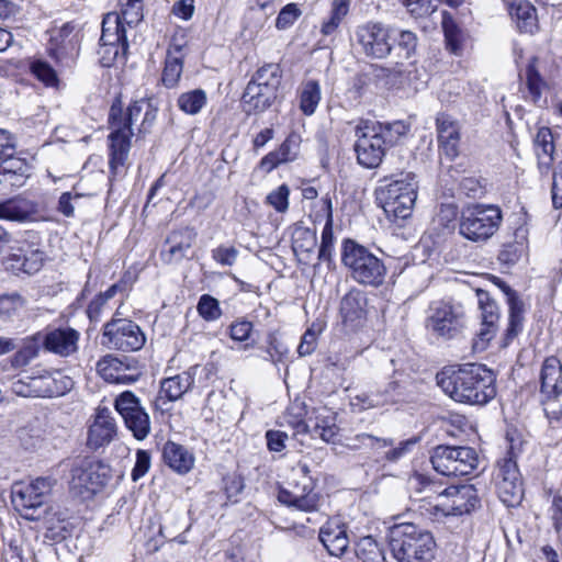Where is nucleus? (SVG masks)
<instances>
[{"instance_id": "54", "label": "nucleus", "mask_w": 562, "mask_h": 562, "mask_svg": "<svg viewBox=\"0 0 562 562\" xmlns=\"http://www.w3.org/2000/svg\"><path fill=\"white\" fill-rule=\"evenodd\" d=\"M300 136L290 134L285 140L276 149L283 164L294 160L299 154Z\"/></svg>"}, {"instance_id": "6", "label": "nucleus", "mask_w": 562, "mask_h": 562, "mask_svg": "<svg viewBox=\"0 0 562 562\" xmlns=\"http://www.w3.org/2000/svg\"><path fill=\"white\" fill-rule=\"evenodd\" d=\"M341 262L352 280L359 284L378 288L384 282L386 267L383 261L355 240H344Z\"/></svg>"}, {"instance_id": "10", "label": "nucleus", "mask_w": 562, "mask_h": 562, "mask_svg": "<svg viewBox=\"0 0 562 562\" xmlns=\"http://www.w3.org/2000/svg\"><path fill=\"white\" fill-rule=\"evenodd\" d=\"M72 387L74 381L60 372L27 375L12 384L13 393L22 397H55L66 394Z\"/></svg>"}, {"instance_id": "27", "label": "nucleus", "mask_w": 562, "mask_h": 562, "mask_svg": "<svg viewBox=\"0 0 562 562\" xmlns=\"http://www.w3.org/2000/svg\"><path fill=\"white\" fill-rule=\"evenodd\" d=\"M116 426L114 418L108 408H99L92 425L89 428L88 445L92 449H98L109 445L114 435Z\"/></svg>"}, {"instance_id": "39", "label": "nucleus", "mask_w": 562, "mask_h": 562, "mask_svg": "<svg viewBox=\"0 0 562 562\" xmlns=\"http://www.w3.org/2000/svg\"><path fill=\"white\" fill-rule=\"evenodd\" d=\"M505 291L508 295V305H509V315H508V326L506 329V340H513L518 334L522 330V322H524V308L521 301L516 296L515 292L512 291L508 286L505 288Z\"/></svg>"}, {"instance_id": "29", "label": "nucleus", "mask_w": 562, "mask_h": 562, "mask_svg": "<svg viewBox=\"0 0 562 562\" xmlns=\"http://www.w3.org/2000/svg\"><path fill=\"white\" fill-rule=\"evenodd\" d=\"M319 540L334 557H341L349 548L346 526L338 520H329L321 528Z\"/></svg>"}, {"instance_id": "36", "label": "nucleus", "mask_w": 562, "mask_h": 562, "mask_svg": "<svg viewBox=\"0 0 562 562\" xmlns=\"http://www.w3.org/2000/svg\"><path fill=\"white\" fill-rule=\"evenodd\" d=\"M306 408L304 403L294 402L286 411L278 418L277 424L280 427H290L293 429V435H307L310 426L305 422Z\"/></svg>"}, {"instance_id": "23", "label": "nucleus", "mask_w": 562, "mask_h": 562, "mask_svg": "<svg viewBox=\"0 0 562 562\" xmlns=\"http://www.w3.org/2000/svg\"><path fill=\"white\" fill-rule=\"evenodd\" d=\"M195 368H190L177 375L164 379L160 383L159 395L155 401V407L164 411L165 400L175 402L180 400L194 384Z\"/></svg>"}, {"instance_id": "63", "label": "nucleus", "mask_w": 562, "mask_h": 562, "mask_svg": "<svg viewBox=\"0 0 562 562\" xmlns=\"http://www.w3.org/2000/svg\"><path fill=\"white\" fill-rule=\"evenodd\" d=\"M150 468V454L146 450H137L136 462L132 470L131 477L134 482L142 479Z\"/></svg>"}, {"instance_id": "14", "label": "nucleus", "mask_w": 562, "mask_h": 562, "mask_svg": "<svg viewBox=\"0 0 562 562\" xmlns=\"http://www.w3.org/2000/svg\"><path fill=\"white\" fill-rule=\"evenodd\" d=\"M54 484L55 480L50 477H37L30 483H14L11 488L12 504L22 516L33 519L29 510L44 505Z\"/></svg>"}, {"instance_id": "13", "label": "nucleus", "mask_w": 562, "mask_h": 562, "mask_svg": "<svg viewBox=\"0 0 562 562\" xmlns=\"http://www.w3.org/2000/svg\"><path fill=\"white\" fill-rule=\"evenodd\" d=\"M146 341L140 327L126 318H112L103 327L102 346L124 352L139 350Z\"/></svg>"}, {"instance_id": "38", "label": "nucleus", "mask_w": 562, "mask_h": 562, "mask_svg": "<svg viewBox=\"0 0 562 562\" xmlns=\"http://www.w3.org/2000/svg\"><path fill=\"white\" fill-rule=\"evenodd\" d=\"M33 205L24 199H12L0 203V220L25 222L33 214Z\"/></svg>"}, {"instance_id": "41", "label": "nucleus", "mask_w": 562, "mask_h": 562, "mask_svg": "<svg viewBox=\"0 0 562 562\" xmlns=\"http://www.w3.org/2000/svg\"><path fill=\"white\" fill-rule=\"evenodd\" d=\"M316 247V234L314 231L305 227H295L292 233V248L297 256H304L307 259Z\"/></svg>"}, {"instance_id": "21", "label": "nucleus", "mask_w": 562, "mask_h": 562, "mask_svg": "<svg viewBox=\"0 0 562 562\" xmlns=\"http://www.w3.org/2000/svg\"><path fill=\"white\" fill-rule=\"evenodd\" d=\"M368 315L367 294L359 289L349 290L340 300L339 316L346 333L360 328Z\"/></svg>"}, {"instance_id": "52", "label": "nucleus", "mask_w": 562, "mask_h": 562, "mask_svg": "<svg viewBox=\"0 0 562 562\" xmlns=\"http://www.w3.org/2000/svg\"><path fill=\"white\" fill-rule=\"evenodd\" d=\"M386 401L387 400L381 396L380 392L374 391L356 395L351 400V406L358 408L359 411H366L382 407L385 405Z\"/></svg>"}, {"instance_id": "18", "label": "nucleus", "mask_w": 562, "mask_h": 562, "mask_svg": "<svg viewBox=\"0 0 562 562\" xmlns=\"http://www.w3.org/2000/svg\"><path fill=\"white\" fill-rule=\"evenodd\" d=\"M395 29L381 23H368L357 29L356 37L363 53L372 58H384L392 49Z\"/></svg>"}, {"instance_id": "61", "label": "nucleus", "mask_w": 562, "mask_h": 562, "mask_svg": "<svg viewBox=\"0 0 562 562\" xmlns=\"http://www.w3.org/2000/svg\"><path fill=\"white\" fill-rule=\"evenodd\" d=\"M526 75V85L529 92V98L531 99L532 102L537 103L541 97L543 81L538 71L532 66H529L527 68Z\"/></svg>"}, {"instance_id": "46", "label": "nucleus", "mask_w": 562, "mask_h": 562, "mask_svg": "<svg viewBox=\"0 0 562 562\" xmlns=\"http://www.w3.org/2000/svg\"><path fill=\"white\" fill-rule=\"evenodd\" d=\"M196 312L205 322H216L223 314L218 300L210 294L200 296Z\"/></svg>"}, {"instance_id": "11", "label": "nucleus", "mask_w": 562, "mask_h": 562, "mask_svg": "<svg viewBox=\"0 0 562 562\" xmlns=\"http://www.w3.org/2000/svg\"><path fill=\"white\" fill-rule=\"evenodd\" d=\"M47 52L60 70L72 69L80 52V34L76 25L67 22L53 29Z\"/></svg>"}, {"instance_id": "44", "label": "nucleus", "mask_w": 562, "mask_h": 562, "mask_svg": "<svg viewBox=\"0 0 562 562\" xmlns=\"http://www.w3.org/2000/svg\"><path fill=\"white\" fill-rule=\"evenodd\" d=\"M0 164H2L0 166V173H2L4 178L3 181L15 178V180L12 181V184H15L20 179L27 177L29 166L20 158H13L12 155L5 156ZM1 182L2 180H0V183Z\"/></svg>"}, {"instance_id": "8", "label": "nucleus", "mask_w": 562, "mask_h": 562, "mask_svg": "<svg viewBox=\"0 0 562 562\" xmlns=\"http://www.w3.org/2000/svg\"><path fill=\"white\" fill-rule=\"evenodd\" d=\"M502 218V212L498 206H469L461 213L459 231L469 240L485 241L497 232Z\"/></svg>"}, {"instance_id": "35", "label": "nucleus", "mask_w": 562, "mask_h": 562, "mask_svg": "<svg viewBox=\"0 0 562 562\" xmlns=\"http://www.w3.org/2000/svg\"><path fill=\"white\" fill-rule=\"evenodd\" d=\"M533 144L538 158V167L541 172H547L553 162L554 154V144L551 130L548 127H540L535 136Z\"/></svg>"}, {"instance_id": "59", "label": "nucleus", "mask_w": 562, "mask_h": 562, "mask_svg": "<svg viewBox=\"0 0 562 562\" xmlns=\"http://www.w3.org/2000/svg\"><path fill=\"white\" fill-rule=\"evenodd\" d=\"M238 250L234 246L221 245L212 250V258L221 266H233L238 257Z\"/></svg>"}, {"instance_id": "26", "label": "nucleus", "mask_w": 562, "mask_h": 562, "mask_svg": "<svg viewBox=\"0 0 562 562\" xmlns=\"http://www.w3.org/2000/svg\"><path fill=\"white\" fill-rule=\"evenodd\" d=\"M79 337L80 334L74 328H54L46 333L44 346L50 352L68 357L77 351Z\"/></svg>"}, {"instance_id": "17", "label": "nucleus", "mask_w": 562, "mask_h": 562, "mask_svg": "<svg viewBox=\"0 0 562 562\" xmlns=\"http://www.w3.org/2000/svg\"><path fill=\"white\" fill-rule=\"evenodd\" d=\"M117 16L106 14L102 21L100 45L97 52L99 61L103 67H110L119 59L125 58L127 52L126 33L120 31Z\"/></svg>"}, {"instance_id": "62", "label": "nucleus", "mask_w": 562, "mask_h": 562, "mask_svg": "<svg viewBox=\"0 0 562 562\" xmlns=\"http://www.w3.org/2000/svg\"><path fill=\"white\" fill-rule=\"evenodd\" d=\"M392 41H397L398 47L405 50V57L408 58L411 54L415 50L417 45L416 35L406 30H395L394 37Z\"/></svg>"}, {"instance_id": "2", "label": "nucleus", "mask_w": 562, "mask_h": 562, "mask_svg": "<svg viewBox=\"0 0 562 562\" xmlns=\"http://www.w3.org/2000/svg\"><path fill=\"white\" fill-rule=\"evenodd\" d=\"M146 109L143 125L155 120V112L148 101L142 99L133 102L123 114L120 106L113 104L110 110L109 122L113 128L109 135L110 140V169L112 176H120L123 172L133 136L132 125L138 120Z\"/></svg>"}, {"instance_id": "53", "label": "nucleus", "mask_w": 562, "mask_h": 562, "mask_svg": "<svg viewBox=\"0 0 562 562\" xmlns=\"http://www.w3.org/2000/svg\"><path fill=\"white\" fill-rule=\"evenodd\" d=\"M115 409L122 418L134 411L142 408L140 402L136 395L131 391L122 392L114 402Z\"/></svg>"}, {"instance_id": "34", "label": "nucleus", "mask_w": 562, "mask_h": 562, "mask_svg": "<svg viewBox=\"0 0 562 562\" xmlns=\"http://www.w3.org/2000/svg\"><path fill=\"white\" fill-rule=\"evenodd\" d=\"M322 100V89L317 80H304L297 88L299 109L306 115H313Z\"/></svg>"}, {"instance_id": "7", "label": "nucleus", "mask_w": 562, "mask_h": 562, "mask_svg": "<svg viewBox=\"0 0 562 562\" xmlns=\"http://www.w3.org/2000/svg\"><path fill=\"white\" fill-rule=\"evenodd\" d=\"M417 198V183L412 172L402 173L400 178L376 191V200L391 221L406 220L411 216Z\"/></svg>"}, {"instance_id": "25", "label": "nucleus", "mask_w": 562, "mask_h": 562, "mask_svg": "<svg viewBox=\"0 0 562 562\" xmlns=\"http://www.w3.org/2000/svg\"><path fill=\"white\" fill-rule=\"evenodd\" d=\"M195 235V232L189 227L172 231L166 239L165 248L161 250L162 260L167 263L181 261L192 247Z\"/></svg>"}, {"instance_id": "4", "label": "nucleus", "mask_w": 562, "mask_h": 562, "mask_svg": "<svg viewBox=\"0 0 562 562\" xmlns=\"http://www.w3.org/2000/svg\"><path fill=\"white\" fill-rule=\"evenodd\" d=\"M389 546L396 562H431L435 558L434 536L414 524L401 522L392 526Z\"/></svg>"}, {"instance_id": "24", "label": "nucleus", "mask_w": 562, "mask_h": 562, "mask_svg": "<svg viewBox=\"0 0 562 562\" xmlns=\"http://www.w3.org/2000/svg\"><path fill=\"white\" fill-rule=\"evenodd\" d=\"M539 380L540 394L546 401L562 395V363L557 357H548L542 362Z\"/></svg>"}, {"instance_id": "60", "label": "nucleus", "mask_w": 562, "mask_h": 562, "mask_svg": "<svg viewBox=\"0 0 562 562\" xmlns=\"http://www.w3.org/2000/svg\"><path fill=\"white\" fill-rule=\"evenodd\" d=\"M407 10L416 18H423L436 11V0H404Z\"/></svg>"}, {"instance_id": "16", "label": "nucleus", "mask_w": 562, "mask_h": 562, "mask_svg": "<svg viewBox=\"0 0 562 562\" xmlns=\"http://www.w3.org/2000/svg\"><path fill=\"white\" fill-rule=\"evenodd\" d=\"M480 505L476 490L472 485L449 486L434 499V509L443 516L468 514Z\"/></svg>"}, {"instance_id": "37", "label": "nucleus", "mask_w": 562, "mask_h": 562, "mask_svg": "<svg viewBox=\"0 0 562 562\" xmlns=\"http://www.w3.org/2000/svg\"><path fill=\"white\" fill-rule=\"evenodd\" d=\"M121 12H110L117 16L120 31L126 33L127 27H135L143 20L142 0H119Z\"/></svg>"}, {"instance_id": "49", "label": "nucleus", "mask_w": 562, "mask_h": 562, "mask_svg": "<svg viewBox=\"0 0 562 562\" xmlns=\"http://www.w3.org/2000/svg\"><path fill=\"white\" fill-rule=\"evenodd\" d=\"M21 248H22V251L24 252V256L22 258L23 259L22 266H24V273L32 274V273L40 271V269L42 268L43 262H44V252L37 248L36 249L33 248L29 244L21 246Z\"/></svg>"}, {"instance_id": "58", "label": "nucleus", "mask_w": 562, "mask_h": 562, "mask_svg": "<svg viewBox=\"0 0 562 562\" xmlns=\"http://www.w3.org/2000/svg\"><path fill=\"white\" fill-rule=\"evenodd\" d=\"M289 187L281 184L267 195V203L278 212H285L289 207Z\"/></svg>"}, {"instance_id": "33", "label": "nucleus", "mask_w": 562, "mask_h": 562, "mask_svg": "<svg viewBox=\"0 0 562 562\" xmlns=\"http://www.w3.org/2000/svg\"><path fill=\"white\" fill-rule=\"evenodd\" d=\"M508 7L509 14L516 21L517 29L521 33L532 34L537 30L536 8L528 1H519L515 3L513 0L505 2Z\"/></svg>"}, {"instance_id": "31", "label": "nucleus", "mask_w": 562, "mask_h": 562, "mask_svg": "<svg viewBox=\"0 0 562 562\" xmlns=\"http://www.w3.org/2000/svg\"><path fill=\"white\" fill-rule=\"evenodd\" d=\"M314 426L310 427V435L318 437L327 443H335L339 432V427L336 420V414L330 409L323 407L313 409Z\"/></svg>"}, {"instance_id": "50", "label": "nucleus", "mask_w": 562, "mask_h": 562, "mask_svg": "<svg viewBox=\"0 0 562 562\" xmlns=\"http://www.w3.org/2000/svg\"><path fill=\"white\" fill-rule=\"evenodd\" d=\"M442 29L447 48L452 54H458L460 50L459 29L453 19L447 13L442 16Z\"/></svg>"}, {"instance_id": "12", "label": "nucleus", "mask_w": 562, "mask_h": 562, "mask_svg": "<svg viewBox=\"0 0 562 562\" xmlns=\"http://www.w3.org/2000/svg\"><path fill=\"white\" fill-rule=\"evenodd\" d=\"M109 480V467L100 461L82 459L71 469L70 488L75 494L88 498L101 491Z\"/></svg>"}, {"instance_id": "40", "label": "nucleus", "mask_w": 562, "mask_h": 562, "mask_svg": "<svg viewBox=\"0 0 562 562\" xmlns=\"http://www.w3.org/2000/svg\"><path fill=\"white\" fill-rule=\"evenodd\" d=\"M26 303L18 292L0 294V321L8 322L19 316L25 310Z\"/></svg>"}, {"instance_id": "22", "label": "nucleus", "mask_w": 562, "mask_h": 562, "mask_svg": "<svg viewBox=\"0 0 562 562\" xmlns=\"http://www.w3.org/2000/svg\"><path fill=\"white\" fill-rule=\"evenodd\" d=\"M476 296L479 308L481 311L482 328L477 333V339L474 341V348L483 350L496 333L499 319V308L487 291L477 290Z\"/></svg>"}, {"instance_id": "15", "label": "nucleus", "mask_w": 562, "mask_h": 562, "mask_svg": "<svg viewBox=\"0 0 562 562\" xmlns=\"http://www.w3.org/2000/svg\"><path fill=\"white\" fill-rule=\"evenodd\" d=\"M426 326L437 337L443 339L457 337L464 327L462 307L442 301L434 303L430 306Z\"/></svg>"}, {"instance_id": "9", "label": "nucleus", "mask_w": 562, "mask_h": 562, "mask_svg": "<svg viewBox=\"0 0 562 562\" xmlns=\"http://www.w3.org/2000/svg\"><path fill=\"white\" fill-rule=\"evenodd\" d=\"M430 462L434 470L442 475L463 476L477 468L479 456L471 447L440 445L432 449Z\"/></svg>"}, {"instance_id": "43", "label": "nucleus", "mask_w": 562, "mask_h": 562, "mask_svg": "<svg viewBox=\"0 0 562 562\" xmlns=\"http://www.w3.org/2000/svg\"><path fill=\"white\" fill-rule=\"evenodd\" d=\"M206 93L202 89L183 92L179 95L177 104L186 114L195 115L206 104Z\"/></svg>"}, {"instance_id": "5", "label": "nucleus", "mask_w": 562, "mask_h": 562, "mask_svg": "<svg viewBox=\"0 0 562 562\" xmlns=\"http://www.w3.org/2000/svg\"><path fill=\"white\" fill-rule=\"evenodd\" d=\"M282 81V69L279 64L269 63L259 67L248 81L241 95L243 111L259 114L268 110L277 101Z\"/></svg>"}, {"instance_id": "28", "label": "nucleus", "mask_w": 562, "mask_h": 562, "mask_svg": "<svg viewBox=\"0 0 562 562\" xmlns=\"http://www.w3.org/2000/svg\"><path fill=\"white\" fill-rule=\"evenodd\" d=\"M97 372L109 383L132 384L138 379L137 373H131L128 366L113 356H105L100 359L97 362Z\"/></svg>"}, {"instance_id": "3", "label": "nucleus", "mask_w": 562, "mask_h": 562, "mask_svg": "<svg viewBox=\"0 0 562 562\" xmlns=\"http://www.w3.org/2000/svg\"><path fill=\"white\" fill-rule=\"evenodd\" d=\"M407 132L403 122L381 123L361 121L356 126L355 150L358 162L366 168H376L382 162L386 151L393 147Z\"/></svg>"}, {"instance_id": "19", "label": "nucleus", "mask_w": 562, "mask_h": 562, "mask_svg": "<svg viewBox=\"0 0 562 562\" xmlns=\"http://www.w3.org/2000/svg\"><path fill=\"white\" fill-rule=\"evenodd\" d=\"M295 470L304 475L306 482L303 483L302 488L297 486L292 491L281 488L278 493V501L288 507L301 512H317L319 508V496L314 491L311 479L308 477V465L306 463H299Z\"/></svg>"}, {"instance_id": "30", "label": "nucleus", "mask_w": 562, "mask_h": 562, "mask_svg": "<svg viewBox=\"0 0 562 562\" xmlns=\"http://www.w3.org/2000/svg\"><path fill=\"white\" fill-rule=\"evenodd\" d=\"M438 143L446 156L454 158L459 154L460 130L456 121L447 114H439L436 119Z\"/></svg>"}, {"instance_id": "48", "label": "nucleus", "mask_w": 562, "mask_h": 562, "mask_svg": "<svg viewBox=\"0 0 562 562\" xmlns=\"http://www.w3.org/2000/svg\"><path fill=\"white\" fill-rule=\"evenodd\" d=\"M32 74L44 85L54 87L58 83L56 70L45 60L35 59L31 63Z\"/></svg>"}, {"instance_id": "51", "label": "nucleus", "mask_w": 562, "mask_h": 562, "mask_svg": "<svg viewBox=\"0 0 562 562\" xmlns=\"http://www.w3.org/2000/svg\"><path fill=\"white\" fill-rule=\"evenodd\" d=\"M526 249L527 246L522 241L506 244L498 254V260L504 265L513 266L521 259Z\"/></svg>"}, {"instance_id": "45", "label": "nucleus", "mask_w": 562, "mask_h": 562, "mask_svg": "<svg viewBox=\"0 0 562 562\" xmlns=\"http://www.w3.org/2000/svg\"><path fill=\"white\" fill-rule=\"evenodd\" d=\"M182 68L183 64L181 57L173 56L171 54V50L169 49L167 53L165 68L162 71V83L167 88L176 87L181 77Z\"/></svg>"}, {"instance_id": "42", "label": "nucleus", "mask_w": 562, "mask_h": 562, "mask_svg": "<svg viewBox=\"0 0 562 562\" xmlns=\"http://www.w3.org/2000/svg\"><path fill=\"white\" fill-rule=\"evenodd\" d=\"M123 419L137 440H143L149 435L150 419L144 407L124 416Z\"/></svg>"}, {"instance_id": "1", "label": "nucleus", "mask_w": 562, "mask_h": 562, "mask_svg": "<svg viewBox=\"0 0 562 562\" xmlns=\"http://www.w3.org/2000/svg\"><path fill=\"white\" fill-rule=\"evenodd\" d=\"M436 380L438 386L459 403L484 405L496 394L494 373L477 363L445 367Z\"/></svg>"}, {"instance_id": "57", "label": "nucleus", "mask_w": 562, "mask_h": 562, "mask_svg": "<svg viewBox=\"0 0 562 562\" xmlns=\"http://www.w3.org/2000/svg\"><path fill=\"white\" fill-rule=\"evenodd\" d=\"M334 247L333 223L329 215L322 232V243L318 250V259L329 261L331 258Z\"/></svg>"}, {"instance_id": "55", "label": "nucleus", "mask_w": 562, "mask_h": 562, "mask_svg": "<svg viewBox=\"0 0 562 562\" xmlns=\"http://www.w3.org/2000/svg\"><path fill=\"white\" fill-rule=\"evenodd\" d=\"M267 357L266 359L273 362L279 363L283 362L289 353L288 347L278 339L274 334H270L268 336V346L266 349Z\"/></svg>"}, {"instance_id": "20", "label": "nucleus", "mask_w": 562, "mask_h": 562, "mask_svg": "<svg viewBox=\"0 0 562 562\" xmlns=\"http://www.w3.org/2000/svg\"><path fill=\"white\" fill-rule=\"evenodd\" d=\"M495 483L498 496L506 506L514 507L520 503L524 490L517 464L512 458L499 464Z\"/></svg>"}, {"instance_id": "47", "label": "nucleus", "mask_w": 562, "mask_h": 562, "mask_svg": "<svg viewBox=\"0 0 562 562\" xmlns=\"http://www.w3.org/2000/svg\"><path fill=\"white\" fill-rule=\"evenodd\" d=\"M458 210L452 204H443L434 218L435 228L441 234L450 233L456 228Z\"/></svg>"}, {"instance_id": "32", "label": "nucleus", "mask_w": 562, "mask_h": 562, "mask_svg": "<svg viewBox=\"0 0 562 562\" xmlns=\"http://www.w3.org/2000/svg\"><path fill=\"white\" fill-rule=\"evenodd\" d=\"M165 463L177 473H188L194 464L193 454L183 446L167 441L162 449Z\"/></svg>"}, {"instance_id": "56", "label": "nucleus", "mask_w": 562, "mask_h": 562, "mask_svg": "<svg viewBox=\"0 0 562 562\" xmlns=\"http://www.w3.org/2000/svg\"><path fill=\"white\" fill-rule=\"evenodd\" d=\"M302 11L296 3H289L281 9L276 20L278 30H286L301 16Z\"/></svg>"}, {"instance_id": "64", "label": "nucleus", "mask_w": 562, "mask_h": 562, "mask_svg": "<svg viewBox=\"0 0 562 562\" xmlns=\"http://www.w3.org/2000/svg\"><path fill=\"white\" fill-rule=\"evenodd\" d=\"M552 203L555 209L562 207V162L557 166L553 172Z\"/></svg>"}]
</instances>
